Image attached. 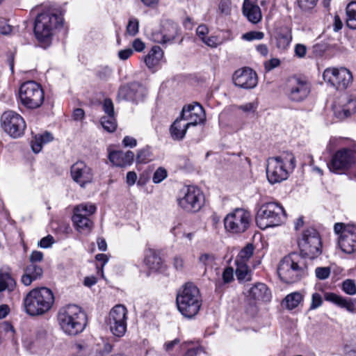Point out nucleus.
Wrapping results in <instances>:
<instances>
[{"instance_id": "1", "label": "nucleus", "mask_w": 356, "mask_h": 356, "mask_svg": "<svg viewBox=\"0 0 356 356\" xmlns=\"http://www.w3.org/2000/svg\"><path fill=\"white\" fill-rule=\"evenodd\" d=\"M54 303V293L47 287L32 289L26 294L23 301L26 313L31 316H42L47 313Z\"/></svg>"}, {"instance_id": "2", "label": "nucleus", "mask_w": 356, "mask_h": 356, "mask_svg": "<svg viewBox=\"0 0 356 356\" xmlns=\"http://www.w3.org/2000/svg\"><path fill=\"white\" fill-rule=\"evenodd\" d=\"M296 168V158L290 152H283L280 155L268 158L266 177L271 184L286 180Z\"/></svg>"}, {"instance_id": "3", "label": "nucleus", "mask_w": 356, "mask_h": 356, "mask_svg": "<svg viewBox=\"0 0 356 356\" xmlns=\"http://www.w3.org/2000/svg\"><path fill=\"white\" fill-rule=\"evenodd\" d=\"M58 321L63 332L69 335L81 332L86 325V316L81 307L68 305L60 309Z\"/></svg>"}, {"instance_id": "4", "label": "nucleus", "mask_w": 356, "mask_h": 356, "mask_svg": "<svg viewBox=\"0 0 356 356\" xmlns=\"http://www.w3.org/2000/svg\"><path fill=\"white\" fill-rule=\"evenodd\" d=\"M176 302L179 312L184 317H194L202 306L199 289L193 283H186L178 291Z\"/></svg>"}, {"instance_id": "5", "label": "nucleus", "mask_w": 356, "mask_h": 356, "mask_svg": "<svg viewBox=\"0 0 356 356\" xmlns=\"http://www.w3.org/2000/svg\"><path fill=\"white\" fill-rule=\"evenodd\" d=\"M306 268L305 259L301 254L293 252L284 257L280 261L277 273L284 282L291 284L300 280Z\"/></svg>"}, {"instance_id": "6", "label": "nucleus", "mask_w": 356, "mask_h": 356, "mask_svg": "<svg viewBox=\"0 0 356 356\" xmlns=\"http://www.w3.org/2000/svg\"><path fill=\"white\" fill-rule=\"evenodd\" d=\"M62 17L53 9H49L38 14L34 26L36 38L40 42L49 43L54 29L62 23Z\"/></svg>"}, {"instance_id": "7", "label": "nucleus", "mask_w": 356, "mask_h": 356, "mask_svg": "<svg viewBox=\"0 0 356 356\" xmlns=\"http://www.w3.org/2000/svg\"><path fill=\"white\" fill-rule=\"evenodd\" d=\"M286 212L281 204L275 202L262 204L257 213V225L264 228L281 225L286 219Z\"/></svg>"}, {"instance_id": "8", "label": "nucleus", "mask_w": 356, "mask_h": 356, "mask_svg": "<svg viewBox=\"0 0 356 356\" xmlns=\"http://www.w3.org/2000/svg\"><path fill=\"white\" fill-rule=\"evenodd\" d=\"M19 97L24 106L29 109H35L42 105L44 92L40 83L35 81H28L20 86Z\"/></svg>"}, {"instance_id": "9", "label": "nucleus", "mask_w": 356, "mask_h": 356, "mask_svg": "<svg viewBox=\"0 0 356 356\" xmlns=\"http://www.w3.org/2000/svg\"><path fill=\"white\" fill-rule=\"evenodd\" d=\"M177 201L183 210L195 213L199 211L204 205V196L199 188L186 186L179 191Z\"/></svg>"}, {"instance_id": "10", "label": "nucleus", "mask_w": 356, "mask_h": 356, "mask_svg": "<svg viewBox=\"0 0 356 356\" xmlns=\"http://www.w3.org/2000/svg\"><path fill=\"white\" fill-rule=\"evenodd\" d=\"M300 252L305 257L314 259L321 254V241L318 232L313 228L305 230L298 241Z\"/></svg>"}, {"instance_id": "11", "label": "nucleus", "mask_w": 356, "mask_h": 356, "mask_svg": "<svg viewBox=\"0 0 356 356\" xmlns=\"http://www.w3.org/2000/svg\"><path fill=\"white\" fill-rule=\"evenodd\" d=\"M334 232L339 235V245L343 252L352 254L356 251L355 225L337 222L334 225Z\"/></svg>"}, {"instance_id": "12", "label": "nucleus", "mask_w": 356, "mask_h": 356, "mask_svg": "<svg viewBox=\"0 0 356 356\" xmlns=\"http://www.w3.org/2000/svg\"><path fill=\"white\" fill-rule=\"evenodd\" d=\"M251 215L243 209H236L224 219L225 228L233 234L245 232L250 227Z\"/></svg>"}, {"instance_id": "13", "label": "nucleus", "mask_w": 356, "mask_h": 356, "mask_svg": "<svg viewBox=\"0 0 356 356\" xmlns=\"http://www.w3.org/2000/svg\"><path fill=\"white\" fill-rule=\"evenodd\" d=\"M1 127L10 137L18 138L23 136L26 123L19 114L13 111H8L1 115Z\"/></svg>"}, {"instance_id": "14", "label": "nucleus", "mask_w": 356, "mask_h": 356, "mask_svg": "<svg viewBox=\"0 0 356 356\" xmlns=\"http://www.w3.org/2000/svg\"><path fill=\"white\" fill-rule=\"evenodd\" d=\"M323 77L338 90H346L353 81L350 71L345 67H328L324 70Z\"/></svg>"}, {"instance_id": "15", "label": "nucleus", "mask_w": 356, "mask_h": 356, "mask_svg": "<svg viewBox=\"0 0 356 356\" xmlns=\"http://www.w3.org/2000/svg\"><path fill=\"white\" fill-rule=\"evenodd\" d=\"M355 163L354 152L343 148L337 151L327 163L329 170L334 173L343 174L353 167Z\"/></svg>"}, {"instance_id": "16", "label": "nucleus", "mask_w": 356, "mask_h": 356, "mask_svg": "<svg viewBox=\"0 0 356 356\" xmlns=\"http://www.w3.org/2000/svg\"><path fill=\"white\" fill-rule=\"evenodd\" d=\"M127 309L122 305H117L109 312L108 325L113 335L121 337L124 335L127 326Z\"/></svg>"}, {"instance_id": "17", "label": "nucleus", "mask_w": 356, "mask_h": 356, "mask_svg": "<svg viewBox=\"0 0 356 356\" xmlns=\"http://www.w3.org/2000/svg\"><path fill=\"white\" fill-rule=\"evenodd\" d=\"M286 94L293 102H302L307 98L310 92L309 83L298 76L289 78L286 82Z\"/></svg>"}, {"instance_id": "18", "label": "nucleus", "mask_w": 356, "mask_h": 356, "mask_svg": "<svg viewBox=\"0 0 356 356\" xmlns=\"http://www.w3.org/2000/svg\"><path fill=\"white\" fill-rule=\"evenodd\" d=\"M179 34L178 25L170 20L163 22L159 30L152 32L150 39L161 44L172 42Z\"/></svg>"}, {"instance_id": "19", "label": "nucleus", "mask_w": 356, "mask_h": 356, "mask_svg": "<svg viewBox=\"0 0 356 356\" xmlns=\"http://www.w3.org/2000/svg\"><path fill=\"white\" fill-rule=\"evenodd\" d=\"M179 116L190 127L202 123L206 119L204 110L198 103L184 106Z\"/></svg>"}, {"instance_id": "20", "label": "nucleus", "mask_w": 356, "mask_h": 356, "mask_svg": "<svg viewBox=\"0 0 356 356\" xmlns=\"http://www.w3.org/2000/svg\"><path fill=\"white\" fill-rule=\"evenodd\" d=\"M235 86L244 88H254L257 85V76L250 68H243L236 70L233 76Z\"/></svg>"}, {"instance_id": "21", "label": "nucleus", "mask_w": 356, "mask_h": 356, "mask_svg": "<svg viewBox=\"0 0 356 356\" xmlns=\"http://www.w3.org/2000/svg\"><path fill=\"white\" fill-rule=\"evenodd\" d=\"M70 172L73 180L81 187H84L86 184L92 181V170L84 162L78 161L74 163L71 167Z\"/></svg>"}, {"instance_id": "22", "label": "nucleus", "mask_w": 356, "mask_h": 356, "mask_svg": "<svg viewBox=\"0 0 356 356\" xmlns=\"http://www.w3.org/2000/svg\"><path fill=\"white\" fill-rule=\"evenodd\" d=\"M335 115L339 119L347 118L356 112V98L351 95L341 97L333 106Z\"/></svg>"}, {"instance_id": "23", "label": "nucleus", "mask_w": 356, "mask_h": 356, "mask_svg": "<svg viewBox=\"0 0 356 356\" xmlns=\"http://www.w3.org/2000/svg\"><path fill=\"white\" fill-rule=\"evenodd\" d=\"M143 92L144 88L142 86L134 82L121 86L118 92V99L138 102L143 98Z\"/></svg>"}, {"instance_id": "24", "label": "nucleus", "mask_w": 356, "mask_h": 356, "mask_svg": "<svg viewBox=\"0 0 356 356\" xmlns=\"http://www.w3.org/2000/svg\"><path fill=\"white\" fill-rule=\"evenodd\" d=\"M248 300L254 305L259 301L268 302L270 300L271 293L267 286L258 282L248 289L246 293Z\"/></svg>"}, {"instance_id": "25", "label": "nucleus", "mask_w": 356, "mask_h": 356, "mask_svg": "<svg viewBox=\"0 0 356 356\" xmlns=\"http://www.w3.org/2000/svg\"><path fill=\"white\" fill-rule=\"evenodd\" d=\"M242 11L248 21L252 24H257L261 20V12L257 5V0H244Z\"/></svg>"}, {"instance_id": "26", "label": "nucleus", "mask_w": 356, "mask_h": 356, "mask_svg": "<svg viewBox=\"0 0 356 356\" xmlns=\"http://www.w3.org/2000/svg\"><path fill=\"white\" fill-rule=\"evenodd\" d=\"M135 154L132 151H113L109 153L108 159L115 165L124 168L131 165L134 160Z\"/></svg>"}, {"instance_id": "27", "label": "nucleus", "mask_w": 356, "mask_h": 356, "mask_svg": "<svg viewBox=\"0 0 356 356\" xmlns=\"http://www.w3.org/2000/svg\"><path fill=\"white\" fill-rule=\"evenodd\" d=\"M327 301L331 302L341 308L346 309L348 312H356V300L344 298L334 293H327L325 296Z\"/></svg>"}, {"instance_id": "28", "label": "nucleus", "mask_w": 356, "mask_h": 356, "mask_svg": "<svg viewBox=\"0 0 356 356\" xmlns=\"http://www.w3.org/2000/svg\"><path fill=\"white\" fill-rule=\"evenodd\" d=\"M189 127L180 116L178 117L170 127L171 138L175 140H183Z\"/></svg>"}, {"instance_id": "29", "label": "nucleus", "mask_w": 356, "mask_h": 356, "mask_svg": "<svg viewBox=\"0 0 356 356\" xmlns=\"http://www.w3.org/2000/svg\"><path fill=\"white\" fill-rule=\"evenodd\" d=\"M43 273L42 268L31 264L25 268L24 274L22 276V282L25 286H29L33 281L40 279Z\"/></svg>"}, {"instance_id": "30", "label": "nucleus", "mask_w": 356, "mask_h": 356, "mask_svg": "<svg viewBox=\"0 0 356 356\" xmlns=\"http://www.w3.org/2000/svg\"><path fill=\"white\" fill-rule=\"evenodd\" d=\"M163 56V51L159 46H153L148 54L144 57L146 66L154 69L160 63Z\"/></svg>"}, {"instance_id": "31", "label": "nucleus", "mask_w": 356, "mask_h": 356, "mask_svg": "<svg viewBox=\"0 0 356 356\" xmlns=\"http://www.w3.org/2000/svg\"><path fill=\"white\" fill-rule=\"evenodd\" d=\"M145 263L150 269L154 270H160L163 264L160 253L153 249H149L146 251Z\"/></svg>"}, {"instance_id": "32", "label": "nucleus", "mask_w": 356, "mask_h": 356, "mask_svg": "<svg viewBox=\"0 0 356 356\" xmlns=\"http://www.w3.org/2000/svg\"><path fill=\"white\" fill-rule=\"evenodd\" d=\"M276 47L281 51H285L289 47L292 40L291 29L283 28L280 29L275 36Z\"/></svg>"}, {"instance_id": "33", "label": "nucleus", "mask_w": 356, "mask_h": 356, "mask_svg": "<svg viewBox=\"0 0 356 356\" xmlns=\"http://www.w3.org/2000/svg\"><path fill=\"white\" fill-rule=\"evenodd\" d=\"M72 221L76 230L81 233H89L93 227L92 220L89 218H82L81 214H73Z\"/></svg>"}, {"instance_id": "34", "label": "nucleus", "mask_w": 356, "mask_h": 356, "mask_svg": "<svg viewBox=\"0 0 356 356\" xmlns=\"http://www.w3.org/2000/svg\"><path fill=\"white\" fill-rule=\"evenodd\" d=\"M303 296L300 292L288 294L282 302V306L289 310L296 308L302 301Z\"/></svg>"}, {"instance_id": "35", "label": "nucleus", "mask_w": 356, "mask_h": 356, "mask_svg": "<svg viewBox=\"0 0 356 356\" xmlns=\"http://www.w3.org/2000/svg\"><path fill=\"white\" fill-rule=\"evenodd\" d=\"M96 206L91 203H82L74 209V214H81L82 218H89L95 213Z\"/></svg>"}, {"instance_id": "36", "label": "nucleus", "mask_w": 356, "mask_h": 356, "mask_svg": "<svg viewBox=\"0 0 356 356\" xmlns=\"http://www.w3.org/2000/svg\"><path fill=\"white\" fill-rule=\"evenodd\" d=\"M16 286L15 280L8 273H0V293L3 291H13Z\"/></svg>"}, {"instance_id": "37", "label": "nucleus", "mask_w": 356, "mask_h": 356, "mask_svg": "<svg viewBox=\"0 0 356 356\" xmlns=\"http://www.w3.org/2000/svg\"><path fill=\"white\" fill-rule=\"evenodd\" d=\"M236 275L239 281H250L251 280L250 270L246 263L236 260Z\"/></svg>"}, {"instance_id": "38", "label": "nucleus", "mask_w": 356, "mask_h": 356, "mask_svg": "<svg viewBox=\"0 0 356 356\" xmlns=\"http://www.w3.org/2000/svg\"><path fill=\"white\" fill-rule=\"evenodd\" d=\"M346 25L352 29H356V2L348 4L346 7Z\"/></svg>"}, {"instance_id": "39", "label": "nucleus", "mask_w": 356, "mask_h": 356, "mask_svg": "<svg viewBox=\"0 0 356 356\" xmlns=\"http://www.w3.org/2000/svg\"><path fill=\"white\" fill-rule=\"evenodd\" d=\"M198 261L204 266L206 271L207 268H212L216 264V257L213 253L204 252L200 255Z\"/></svg>"}, {"instance_id": "40", "label": "nucleus", "mask_w": 356, "mask_h": 356, "mask_svg": "<svg viewBox=\"0 0 356 356\" xmlns=\"http://www.w3.org/2000/svg\"><path fill=\"white\" fill-rule=\"evenodd\" d=\"M100 122L104 129L108 132H113L117 128L115 116H103Z\"/></svg>"}, {"instance_id": "41", "label": "nucleus", "mask_w": 356, "mask_h": 356, "mask_svg": "<svg viewBox=\"0 0 356 356\" xmlns=\"http://www.w3.org/2000/svg\"><path fill=\"white\" fill-rule=\"evenodd\" d=\"M152 154L149 147L138 150L136 156L138 163H147L152 160Z\"/></svg>"}, {"instance_id": "42", "label": "nucleus", "mask_w": 356, "mask_h": 356, "mask_svg": "<svg viewBox=\"0 0 356 356\" xmlns=\"http://www.w3.org/2000/svg\"><path fill=\"white\" fill-rule=\"evenodd\" d=\"M254 247L252 244H248L242 249L237 257L236 260L245 263L253 254Z\"/></svg>"}, {"instance_id": "43", "label": "nucleus", "mask_w": 356, "mask_h": 356, "mask_svg": "<svg viewBox=\"0 0 356 356\" xmlns=\"http://www.w3.org/2000/svg\"><path fill=\"white\" fill-rule=\"evenodd\" d=\"M259 102L257 99L252 102H248L240 106L237 108L245 113H254L258 108Z\"/></svg>"}, {"instance_id": "44", "label": "nucleus", "mask_w": 356, "mask_h": 356, "mask_svg": "<svg viewBox=\"0 0 356 356\" xmlns=\"http://www.w3.org/2000/svg\"><path fill=\"white\" fill-rule=\"evenodd\" d=\"M343 291L349 295H355L356 293V284L353 280H346L342 283Z\"/></svg>"}, {"instance_id": "45", "label": "nucleus", "mask_w": 356, "mask_h": 356, "mask_svg": "<svg viewBox=\"0 0 356 356\" xmlns=\"http://www.w3.org/2000/svg\"><path fill=\"white\" fill-rule=\"evenodd\" d=\"M139 22L136 18L129 19L127 26V32L131 36L136 35L138 32Z\"/></svg>"}, {"instance_id": "46", "label": "nucleus", "mask_w": 356, "mask_h": 356, "mask_svg": "<svg viewBox=\"0 0 356 356\" xmlns=\"http://www.w3.org/2000/svg\"><path fill=\"white\" fill-rule=\"evenodd\" d=\"M167 170L165 168L160 167L154 172L152 181L155 184L161 183L167 177Z\"/></svg>"}, {"instance_id": "47", "label": "nucleus", "mask_w": 356, "mask_h": 356, "mask_svg": "<svg viewBox=\"0 0 356 356\" xmlns=\"http://www.w3.org/2000/svg\"><path fill=\"white\" fill-rule=\"evenodd\" d=\"M102 108L106 114L105 116H115L114 106L111 99L106 98L104 100Z\"/></svg>"}, {"instance_id": "48", "label": "nucleus", "mask_w": 356, "mask_h": 356, "mask_svg": "<svg viewBox=\"0 0 356 356\" xmlns=\"http://www.w3.org/2000/svg\"><path fill=\"white\" fill-rule=\"evenodd\" d=\"M264 38V33L261 31H250L244 33L242 38L247 41H252L254 40H262Z\"/></svg>"}, {"instance_id": "49", "label": "nucleus", "mask_w": 356, "mask_h": 356, "mask_svg": "<svg viewBox=\"0 0 356 356\" xmlns=\"http://www.w3.org/2000/svg\"><path fill=\"white\" fill-rule=\"evenodd\" d=\"M218 9L220 13L228 15L231 13L232 10V1L231 0H220Z\"/></svg>"}, {"instance_id": "50", "label": "nucleus", "mask_w": 356, "mask_h": 356, "mask_svg": "<svg viewBox=\"0 0 356 356\" xmlns=\"http://www.w3.org/2000/svg\"><path fill=\"white\" fill-rule=\"evenodd\" d=\"M330 267H318L315 270V274L318 279L323 280L329 277L330 275Z\"/></svg>"}, {"instance_id": "51", "label": "nucleus", "mask_w": 356, "mask_h": 356, "mask_svg": "<svg viewBox=\"0 0 356 356\" xmlns=\"http://www.w3.org/2000/svg\"><path fill=\"white\" fill-rule=\"evenodd\" d=\"M318 0H298L299 7L303 10H308L314 8Z\"/></svg>"}, {"instance_id": "52", "label": "nucleus", "mask_w": 356, "mask_h": 356, "mask_svg": "<svg viewBox=\"0 0 356 356\" xmlns=\"http://www.w3.org/2000/svg\"><path fill=\"white\" fill-rule=\"evenodd\" d=\"M41 140V137L36 135L31 140V148L35 153H39L42 150L44 144L42 143Z\"/></svg>"}, {"instance_id": "53", "label": "nucleus", "mask_w": 356, "mask_h": 356, "mask_svg": "<svg viewBox=\"0 0 356 356\" xmlns=\"http://www.w3.org/2000/svg\"><path fill=\"white\" fill-rule=\"evenodd\" d=\"M323 302L321 296L318 293H314L312 294V302L310 305V309H315L319 307Z\"/></svg>"}, {"instance_id": "54", "label": "nucleus", "mask_w": 356, "mask_h": 356, "mask_svg": "<svg viewBox=\"0 0 356 356\" xmlns=\"http://www.w3.org/2000/svg\"><path fill=\"white\" fill-rule=\"evenodd\" d=\"M112 70L108 66L102 67L97 73L99 79L106 80L108 79L112 74Z\"/></svg>"}, {"instance_id": "55", "label": "nucleus", "mask_w": 356, "mask_h": 356, "mask_svg": "<svg viewBox=\"0 0 356 356\" xmlns=\"http://www.w3.org/2000/svg\"><path fill=\"white\" fill-rule=\"evenodd\" d=\"M54 243V237L48 235L42 238L39 242L38 245L42 248H49Z\"/></svg>"}, {"instance_id": "56", "label": "nucleus", "mask_w": 356, "mask_h": 356, "mask_svg": "<svg viewBox=\"0 0 356 356\" xmlns=\"http://www.w3.org/2000/svg\"><path fill=\"white\" fill-rule=\"evenodd\" d=\"M295 55L298 58H304L307 53V47L302 44H297L294 49Z\"/></svg>"}, {"instance_id": "57", "label": "nucleus", "mask_w": 356, "mask_h": 356, "mask_svg": "<svg viewBox=\"0 0 356 356\" xmlns=\"http://www.w3.org/2000/svg\"><path fill=\"white\" fill-rule=\"evenodd\" d=\"M137 179V175L134 171H129L127 173L126 183L129 186H134Z\"/></svg>"}, {"instance_id": "58", "label": "nucleus", "mask_w": 356, "mask_h": 356, "mask_svg": "<svg viewBox=\"0 0 356 356\" xmlns=\"http://www.w3.org/2000/svg\"><path fill=\"white\" fill-rule=\"evenodd\" d=\"M196 33L198 37L202 40L209 33V29L206 25L201 24L197 28Z\"/></svg>"}, {"instance_id": "59", "label": "nucleus", "mask_w": 356, "mask_h": 356, "mask_svg": "<svg viewBox=\"0 0 356 356\" xmlns=\"http://www.w3.org/2000/svg\"><path fill=\"white\" fill-rule=\"evenodd\" d=\"M43 259V253L40 251H33L30 255V261L31 264L40 262Z\"/></svg>"}, {"instance_id": "60", "label": "nucleus", "mask_w": 356, "mask_h": 356, "mask_svg": "<svg viewBox=\"0 0 356 356\" xmlns=\"http://www.w3.org/2000/svg\"><path fill=\"white\" fill-rule=\"evenodd\" d=\"M202 41L211 47H216L218 44V39L215 36L206 37Z\"/></svg>"}, {"instance_id": "61", "label": "nucleus", "mask_w": 356, "mask_h": 356, "mask_svg": "<svg viewBox=\"0 0 356 356\" xmlns=\"http://www.w3.org/2000/svg\"><path fill=\"white\" fill-rule=\"evenodd\" d=\"M222 279L225 283H229L233 280V269L226 268L222 273Z\"/></svg>"}, {"instance_id": "62", "label": "nucleus", "mask_w": 356, "mask_h": 356, "mask_svg": "<svg viewBox=\"0 0 356 356\" xmlns=\"http://www.w3.org/2000/svg\"><path fill=\"white\" fill-rule=\"evenodd\" d=\"M280 61L277 58H272L270 60L265 63V68L266 70L270 71L273 68L279 66Z\"/></svg>"}, {"instance_id": "63", "label": "nucleus", "mask_w": 356, "mask_h": 356, "mask_svg": "<svg viewBox=\"0 0 356 356\" xmlns=\"http://www.w3.org/2000/svg\"><path fill=\"white\" fill-rule=\"evenodd\" d=\"M133 53L134 51L131 49H123L118 52V57L120 59L125 60L128 59L133 54Z\"/></svg>"}, {"instance_id": "64", "label": "nucleus", "mask_w": 356, "mask_h": 356, "mask_svg": "<svg viewBox=\"0 0 356 356\" xmlns=\"http://www.w3.org/2000/svg\"><path fill=\"white\" fill-rule=\"evenodd\" d=\"M122 143L125 147H134L137 145V141L133 137L125 136L122 140Z\"/></svg>"}]
</instances>
